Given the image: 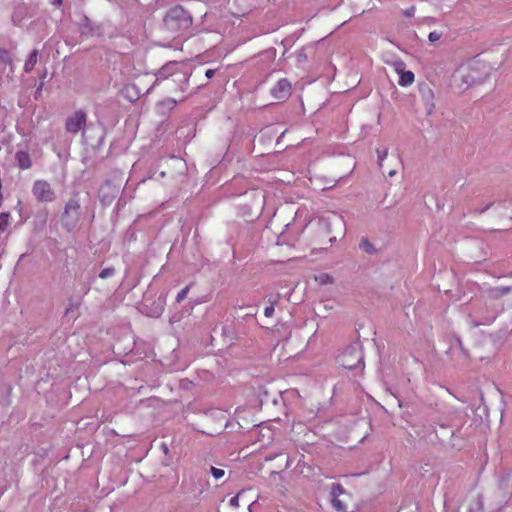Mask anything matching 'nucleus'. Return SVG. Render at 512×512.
<instances>
[{"instance_id": "obj_24", "label": "nucleus", "mask_w": 512, "mask_h": 512, "mask_svg": "<svg viewBox=\"0 0 512 512\" xmlns=\"http://www.w3.org/2000/svg\"><path fill=\"white\" fill-rule=\"evenodd\" d=\"M441 38V33L437 31H432L428 35V39L430 42H436Z\"/></svg>"}, {"instance_id": "obj_17", "label": "nucleus", "mask_w": 512, "mask_h": 512, "mask_svg": "<svg viewBox=\"0 0 512 512\" xmlns=\"http://www.w3.org/2000/svg\"><path fill=\"white\" fill-rule=\"evenodd\" d=\"M9 224V214L1 213L0 214V233L4 232Z\"/></svg>"}, {"instance_id": "obj_18", "label": "nucleus", "mask_w": 512, "mask_h": 512, "mask_svg": "<svg viewBox=\"0 0 512 512\" xmlns=\"http://www.w3.org/2000/svg\"><path fill=\"white\" fill-rule=\"evenodd\" d=\"M115 274V269L113 267L104 268L99 273V277L102 279H106L112 277Z\"/></svg>"}, {"instance_id": "obj_32", "label": "nucleus", "mask_w": 512, "mask_h": 512, "mask_svg": "<svg viewBox=\"0 0 512 512\" xmlns=\"http://www.w3.org/2000/svg\"><path fill=\"white\" fill-rule=\"evenodd\" d=\"M393 175H395V171L394 170L389 172V176H393Z\"/></svg>"}, {"instance_id": "obj_30", "label": "nucleus", "mask_w": 512, "mask_h": 512, "mask_svg": "<svg viewBox=\"0 0 512 512\" xmlns=\"http://www.w3.org/2000/svg\"><path fill=\"white\" fill-rule=\"evenodd\" d=\"M492 204H488L487 206H485L484 208L480 209L479 210V213H484L485 211H487L489 209V207L491 206Z\"/></svg>"}, {"instance_id": "obj_1", "label": "nucleus", "mask_w": 512, "mask_h": 512, "mask_svg": "<svg viewBox=\"0 0 512 512\" xmlns=\"http://www.w3.org/2000/svg\"><path fill=\"white\" fill-rule=\"evenodd\" d=\"M164 24L168 30L178 32L191 26L192 17L181 6H175L166 14Z\"/></svg>"}, {"instance_id": "obj_10", "label": "nucleus", "mask_w": 512, "mask_h": 512, "mask_svg": "<svg viewBox=\"0 0 512 512\" xmlns=\"http://www.w3.org/2000/svg\"><path fill=\"white\" fill-rule=\"evenodd\" d=\"M176 63L175 62H170V63H167L166 65H164L157 73L156 75V82L159 81V80H163V79H166L168 78L170 75L173 74V70L174 68L176 67Z\"/></svg>"}, {"instance_id": "obj_21", "label": "nucleus", "mask_w": 512, "mask_h": 512, "mask_svg": "<svg viewBox=\"0 0 512 512\" xmlns=\"http://www.w3.org/2000/svg\"><path fill=\"white\" fill-rule=\"evenodd\" d=\"M377 154H378V164L379 166H382V163L383 161L386 159L387 155H388V149H384V150H377Z\"/></svg>"}, {"instance_id": "obj_3", "label": "nucleus", "mask_w": 512, "mask_h": 512, "mask_svg": "<svg viewBox=\"0 0 512 512\" xmlns=\"http://www.w3.org/2000/svg\"><path fill=\"white\" fill-rule=\"evenodd\" d=\"M340 364L346 369H356L363 364V354L358 344L349 346L339 358Z\"/></svg>"}, {"instance_id": "obj_4", "label": "nucleus", "mask_w": 512, "mask_h": 512, "mask_svg": "<svg viewBox=\"0 0 512 512\" xmlns=\"http://www.w3.org/2000/svg\"><path fill=\"white\" fill-rule=\"evenodd\" d=\"M80 216V204L76 198H71L65 205L62 215L64 226L71 230L75 227Z\"/></svg>"}, {"instance_id": "obj_9", "label": "nucleus", "mask_w": 512, "mask_h": 512, "mask_svg": "<svg viewBox=\"0 0 512 512\" xmlns=\"http://www.w3.org/2000/svg\"><path fill=\"white\" fill-rule=\"evenodd\" d=\"M15 159L19 168L23 170L29 169L32 165L30 155L25 151H18L15 155Z\"/></svg>"}, {"instance_id": "obj_16", "label": "nucleus", "mask_w": 512, "mask_h": 512, "mask_svg": "<svg viewBox=\"0 0 512 512\" xmlns=\"http://www.w3.org/2000/svg\"><path fill=\"white\" fill-rule=\"evenodd\" d=\"M359 246H360V248L363 251H365V252H367L369 254H371V253H373L375 251L374 246L367 239H362L360 241V245Z\"/></svg>"}, {"instance_id": "obj_8", "label": "nucleus", "mask_w": 512, "mask_h": 512, "mask_svg": "<svg viewBox=\"0 0 512 512\" xmlns=\"http://www.w3.org/2000/svg\"><path fill=\"white\" fill-rule=\"evenodd\" d=\"M395 70L399 74L398 84L402 87H407L414 82V73L412 71H405V63L397 61L395 63Z\"/></svg>"}, {"instance_id": "obj_11", "label": "nucleus", "mask_w": 512, "mask_h": 512, "mask_svg": "<svg viewBox=\"0 0 512 512\" xmlns=\"http://www.w3.org/2000/svg\"><path fill=\"white\" fill-rule=\"evenodd\" d=\"M37 58H38V51L36 49H34L30 52L29 57L24 64L25 72H31L33 70L34 66L37 63Z\"/></svg>"}, {"instance_id": "obj_28", "label": "nucleus", "mask_w": 512, "mask_h": 512, "mask_svg": "<svg viewBox=\"0 0 512 512\" xmlns=\"http://www.w3.org/2000/svg\"><path fill=\"white\" fill-rule=\"evenodd\" d=\"M215 71L212 70V69H208L206 72H205V75L207 78H211L213 75H214Z\"/></svg>"}, {"instance_id": "obj_14", "label": "nucleus", "mask_w": 512, "mask_h": 512, "mask_svg": "<svg viewBox=\"0 0 512 512\" xmlns=\"http://www.w3.org/2000/svg\"><path fill=\"white\" fill-rule=\"evenodd\" d=\"M315 280L320 285H327V284H332L333 283V277L330 274H328V273H322V274L316 276Z\"/></svg>"}, {"instance_id": "obj_5", "label": "nucleus", "mask_w": 512, "mask_h": 512, "mask_svg": "<svg viewBox=\"0 0 512 512\" xmlns=\"http://www.w3.org/2000/svg\"><path fill=\"white\" fill-rule=\"evenodd\" d=\"M33 195L40 202H52L56 198V194L51 185L45 180H37L33 184Z\"/></svg>"}, {"instance_id": "obj_25", "label": "nucleus", "mask_w": 512, "mask_h": 512, "mask_svg": "<svg viewBox=\"0 0 512 512\" xmlns=\"http://www.w3.org/2000/svg\"><path fill=\"white\" fill-rule=\"evenodd\" d=\"M239 494L240 493H238L236 496L230 499V506H232L233 508L239 507Z\"/></svg>"}, {"instance_id": "obj_31", "label": "nucleus", "mask_w": 512, "mask_h": 512, "mask_svg": "<svg viewBox=\"0 0 512 512\" xmlns=\"http://www.w3.org/2000/svg\"><path fill=\"white\" fill-rule=\"evenodd\" d=\"M427 94H428L429 96H432V91H431V89H428V90H427Z\"/></svg>"}, {"instance_id": "obj_15", "label": "nucleus", "mask_w": 512, "mask_h": 512, "mask_svg": "<svg viewBox=\"0 0 512 512\" xmlns=\"http://www.w3.org/2000/svg\"><path fill=\"white\" fill-rule=\"evenodd\" d=\"M343 492H344V488L340 484H338V483L332 484V486H331V497L332 498H338V496L343 494Z\"/></svg>"}, {"instance_id": "obj_12", "label": "nucleus", "mask_w": 512, "mask_h": 512, "mask_svg": "<svg viewBox=\"0 0 512 512\" xmlns=\"http://www.w3.org/2000/svg\"><path fill=\"white\" fill-rule=\"evenodd\" d=\"M510 286H500L489 289V295L493 298H500L511 292Z\"/></svg>"}, {"instance_id": "obj_6", "label": "nucleus", "mask_w": 512, "mask_h": 512, "mask_svg": "<svg viewBox=\"0 0 512 512\" xmlns=\"http://www.w3.org/2000/svg\"><path fill=\"white\" fill-rule=\"evenodd\" d=\"M86 122V112L83 110H78L69 117H67L65 122V129L69 133L76 134L85 128Z\"/></svg>"}, {"instance_id": "obj_2", "label": "nucleus", "mask_w": 512, "mask_h": 512, "mask_svg": "<svg viewBox=\"0 0 512 512\" xmlns=\"http://www.w3.org/2000/svg\"><path fill=\"white\" fill-rule=\"evenodd\" d=\"M480 63L473 61L467 65L460 66L454 75L456 80L461 82V86L468 88L477 83H482L485 79L484 75L479 73Z\"/></svg>"}, {"instance_id": "obj_23", "label": "nucleus", "mask_w": 512, "mask_h": 512, "mask_svg": "<svg viewBox=\"0 0 512 512\" xmlns=\"http://www.w3.org/2000/svg\"><path fill=\"white\" fill-rule=\"evenodd\" d=\"M332 506L337 510V511H343L345 509V506L344 504L342 503V501H340L338 498H332Z\"/></svg>"}, {"instance_id": "obj_22", "label": "nucleus", "mask_w": 512, "mask_h": 512, "mask_svg": "<svg viewBox=\"0 0 512 512\" xmlns=\"http://www.w3.org/2000/svg\"><path fill=\"white\" fill-rule=\"evenodd\" d=\"M275 304H276V301H272L270 303L269 306H267L265 309H264V315L266 317H271L273 314H274V310H275Z\"/></svg>"}, {"instance_id": "obj_19", "label": "nucleus", "mask_w": 512, "mask_h": 512, "mask_svg": "<svg viewBox=\"0 0 512 512\" xmlns=\"http://www.w3.org/2000/svg\"><path fill=\"white\" fill-rule=\"evenodd\" d=\"M189 289H190V286L188 285V286L184 287L181 291L178 292V294L176 296L177 303L182 302L186 298V296L189 292Z\"/></svg>"}, {"instance_id": "obj_20", "label": "nucleus", "mask_w": 512, "mask_h": 512, "mask_svg": "<svg viewBox=\"0 0 512 512\" xmlns=\"http://www.w3.org/2000/svg\"><path fill=\"white\" fill-rule=\"evenodd\" d=\"M210 471H211L212 476L215 479H220V478H222L225 475V471L223 469L216 468V467H213V466L210 468Z\"/></svg>"}, {"instance_id": "obj_33", "label": "nucleus", "mask_w": 512, "mask_h": 512, "mask_svg": "<svg viewBox=\"0 0 512 512\" xmlns=\"http://www.w3.org/2000/svg\"><path fill=\"white\" fill-rule=\"evenodd\" d=\"M62 0H55V3L60 4Z\"/></svg>"}, {"instance_id": "obj_26", "label": "nucleus", "mask_w": 512, "mask_h": 512, "mask_svg": "<svg viewBox=\"0 0 512 512\" xmlns=\"http://www.w3.org/2000/svg\"><path fill=\"white\" fill-rule=\"evenodd\" d=\"M414 14H415V7L414 6H411V7H409L408 9H406L404 11V15L406 17H412V16H414Z\"/></svg>"}, {"instance_id": "obj_7", "label": "nucleus", "mask_w": 512, "mask_h": 512, "mask_svg": "<svg viewBox=\"0 0 512 512\" xmlns=\"http://www.w3.org/2000/svg\"><path fill=\"white\" fill-rule=\"evenodd\" d=\"M292 85L286 78L280 79L271 89L272 96L277 100H285L291 95Z\"/></svg>"}, {"instance_id": "obj_13", "label": "nucleus", "mask_w": 512, "mask_h": 512, "mask_svg": "<svg viewBox=\"0 0 512 512\" xmlns=\"http://www.w3.org/2000/svg\"><path fill=\"white\" fill-rule=\"evenodd\" d=\"M468 512H483V500L480 496L469 504Z\"/></svg>"}, {"instance_id": "obj_29", "label": "nucleus", "mask_w": 512, "mask_h": 512, "mask_svg": "<svg viewBox=\"0 0 512 512\" xmlns=\"http://www.w3.org/2000/svg\"><path fill=\"white\" fill-rule=\"evenodd\" d=\"M433 109H434V104H432V103H431V104H429V105L427 106V112H428V114L432 113Z\"/></svg>"}, {"instance_id": "obj_27", "label": "nucleus", "mask_w": 512, "mask_h": 512, "mask_svg": "<svg viewBox=\"0 0 512 512\" xmlns=\"http://www.w3.org/2000/svg\"><path fill=\"white\" fill-rule=\"evenodd\" d=\"M163 104H167L169 107H174L176 105V100L172 98H168L162 102Z\"/></svg>"}]
</instances>
